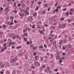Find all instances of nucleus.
<instances>
[{
	"mask_svg": "<svg viewBox=\"0 0 74 74\" xmlns=\"http://www.w3.org/2000/svg\"><path fill=\"white\" fill-rule=\"evenodd\" d=\"M16 36H13V38L14 39H15V38H16Z\"/></svg>",
	"mask_w": 74,
	"mask_h": 74,
	"instance_id": "obj_35",
	"label": "nucleus"
},
{
	"mask_svg": "<svg viewBox=\"0 0 74 74\" xmlns=\"http://www.w3.org/2000/svg\"><path fill=\"white\" fill-rule=\"evenodd\" d=\"M39 64L38 66H40V63L38 62H37Z\"/></svg>",
	"mask_w": 74,
	"mask_h": 74,
	"instance_id": "obj_60",
	"label": "nucleus"
},
{
	"mask_svg": "<svg viewBox=\"0 0 74 74\" xmlns=\"http://www.w3.org/2000/svg\"><path fill=\"white\" fill-rule=\"evenodd\" d=\"M51 9V7H49V9H47V10L49 11H50V9Z\"/></svg>",
	"mask_w": 74,
	"mask_h": 74,
	"instance_id": "obj_43",
	"label": "nucleus"
},
{
	"mask_svg": "<svg viewBox=\"0 0 74 74\" xmlns=\"http://www.w3.org/2000/svg\"><path fill=\"white\" fill-rule=\"evenodd\" d=\"M0 73H1V74H4V72H1Z\"/></svg>",
	"mask_w": 74,
	"mask_h": 74,
	"instance_id": "obj_55",
	"label": "nucleus"
},
{
	"mask_svg": "<svg viewBox=\"0 0 74 74\" xmlns=\"http://www.w3.org/2000/svg\"><path fill=\"white\" fill-rule=\"evenodd\" d=\"M62 27H66V24L65 23L63 24L62 25Z\"/></svg>",
	"mask_w": 74,
	"mask_h": 74,
	"instance_id": "obj_15",
	"label": "nucleus"
},
{
	"mask_svg": "<svg viewBox=\"0 0 74 74\" xmlns=\"http://www.w3.org/2000/svg\"><path fill=\"white\" fill-rule=\"evenodd\" d=\"M48 7V4H45L44 5V8H46V7Z\"/></svg>",
	"mask_w": 74,
	"mask_h": 74,
	"instance_id": "obj_12",
	"label": "nucleus"
},
{
	"mask_svg": "<svg viewBox=\"0 0 74 74\" xmlns=\"http://www.w3.org/2000/svg\"><path fill=\"white\" fill-rule=\"evenodd\" d=\"M46 12V11H43L42 12V13L43 15H44L45 14V13Z\"/></svg>",
	"mask_w": 74,
	"mask_h": 74,
	"instance_id": "obj_17",
	"label": "nucleus"
},
{
	"mask_svg": "<svg viewBox=\"0 0 74 74\" xmlns=\"http://www.w3.org/2000/svg\"><path fill=\"white\" fill-rule=\"evenodd\" d=\"M59 62H60V63H62V60H59Z\"/></svg>",
	"mask_w": 74,
	"mask_h": 74,
	"instance_id": "obj_62",
	"label": "nucleus"
},
{
	"mask_svg": "<svg viewBox=\"0 0 74 74\" xmlns=\"http://www.w3.org/2000/svg\"><path fill=\"white\" fill-rule=\"evenodd\" d=\"M28 56V53H26L25 54V57H27V56Z\"/></svg>",
	"mask_w": 74,
	"mask_h": 74,
	"instance_id": "obj_22",
	"label": "nucleus"
},
{
	"mask_svg": "<svg viewBox=\"0 0 74 74\" xmlns=\"http://www.w3.org/2000/svg\"><path fill=\"white\" fill-rule=\"evenodd\" d=\"M40 6L39 5H37L36 7V8L35 9V10H36V11H38L39 8H40Z\"/></svg>",
	"mask_w": 74,
	"mask_h": 74,
	"instance_id": "obj_6",
	"label": "nucleus"
},
{
	"mask_svg": "<svg viewBox=\"0 0 74 74\" xmlns=\"http://www.w3.org/2000/svg\"><path fill=\"white\" fill-rule=\"evenodd\" d=\"M11 44H12V43L11 42H10L9 44V46H11Z\"/></svg>",
	"mask_w": 74,
	"mask_h": 74,
	"instance_id": "obj_38",
	"label": "nucleus"
},
{
	"mask_svg": "<svg viewBox=\"0 0 74 74\" xmlns=\"http://www.w3.org/2000/svg\"><path fill=\"white\" fill-rule=\"evenodd\" d=\"M44 47H45V48H47V45H44Z\"/></svg>",
	"mask_w": 74,
	"mask_h": 74,
	"instance_id": "obj_24",
	"label": "nucleus"
},
{
	"mask_svg": "<svg viewBox=\"0 0 74 74\" xmlns=\"http://www.w3.org/2000/svg\"><path fill=\"white\" fill-rule=\"evenodd\" d=\"M16 38H19V40H21V38L20 37V36L17 35L16 36Z\"/></svg>",
	"mask_w": 74,
	"mask_h": 74,
	"instance_id": "obj_10",
	"label": "nucleus"
},
{
	"mask_svg": "<svg viewBox=\"0 0 74 74\" xmlns=\"http://www.w3.org/2000/svg\"><path fill=\"white\" fill-rule=\"evenodd\" d=\"M56 59L58 60L60 59V56L59 55H58L56 57Z\"/></svg>",
	"mask_w": 74,
	"mask_h": 74,
	"instance_id": "obj_7",
	"label": "nucleus"
},
{
	"mask_svg": "<svg viewBox=\"0 0 74 74\" xmlns=\"http://www.w3.org/2000/svg\"><path fill=\"white\" fill-rule=\"evenodd\" d=\"M5 5H6V4H4L3 5V7H5Z\"/></svg>",
	"mask_w": 74,
	"mask_h": 74,
	"instance_id": "obj_39",
	"label": "nucleus"
},
{
	"mask_svg": "<svg viewBox=\"0 0 74 74\" xmlns=\"http://www.w3.org/2000/svg\"><path fill=\"white\" fill-rule=\"evenodd\" d=\"M33 49L34 50H36V49H37V48L36 47H34Z\"/></svg>",
	"mask_w": 74,
	"mask_h": 74,
	"instance_id": "obj_27",
	"label": "nucleus"
},
{
	"mask_svg": "<svg viewBox=\"0 0 74 74\" xmlns=\"http://www.w3.org/2000/svg\"><path fill=\"white\" fill-rule=\"evenodd\" d=\"M59 12V10H58V8H57L56 9H55L54 10H53V13L54 14H55V12Z\"/></svg>",
	"mask_w": 74,
	"mask_h": 74,
	"instance_id": "obj_3",
	"label": "nucleus"
},
{
	"mask_svg": "<svg viewBox=\"0 0 74 74\" xmlns=\"http://www.w3.org/2000/svg\"><path fill=\"white\" fill-rule=\"evenodd\" d=\"M63 55L64 56V55H66V54L65 53H63Z\"/></svg>",
	"mask_w": 74,
	"mask_h": 74,
	"instance_id": "obj_64",
	"label": "nucleus"
},
{
	"mask_svg": "<svg viewBox=\"0 0 74 74\" xmlns=\"http://www.w3.org/2000/svg\"><path fill=\"white\" fill-rule=\"evenodd\" d=\"M14 22L15 23H17V22H16V20H14Z\"/></svg>",
	"mask_w": 74,
	"mask_h": 74,
	"instance_id": "obj_57",
	"label": "nucleus"
},
{
	"mask_svg": "<svg viewBox=\"0 0 74 74\" xmlns=\"http://www.w3.org/2000/svg\"><path fill=\"white\" fill-rule=\"evenodd\" d=\"M19 15L20 16L22 17L23 16H24L25 15V14H24V13H19Z\"/></svg>",
	"mask_w": 74,
	"mask_h": 74,
	"instance_id": "obj_5",
	"label": "nucleus"
},
{
	"mask_svg": "<svg viewBox=\"0 0 74 74\" xmlns=\"http://www.w3.org/2000/svg\"><path fill=\"white\" fill-rule=\"evenodd\" d=\"M6 26V25H3V28H4V27H5Z\"/></svg>",
	"mask_w": 74,
	"mask_h": 74,
	"instance_id": "obj_41",
	"label": "nucleus"
},
{
	"mask_svg": "<svg viewBox=\"0 0 74 74\" xmlns=\"http://www.w3.org/2000/svg\"><path fill=\"white\" fill-rule=\"evenodd\" d=\"M7 45V44L5 43L4 44H3V47H4V48H5V46H6Z\"/></svg>",
	"mask_w": 74,
	"mask_h": 74,
	"instance_id": "obj_32",
	"label": "nucleus"
},
{
	"mask_svg": "<svg viewBox=\"0 0 74 74\" xmlns=\"http://www.w3.org/2000/svg\"><path fill=\"white\" fill-rule=\"evenodd\" d=\"M27 11H29V8L28 7L27 8Z\"/></svg>",
	"mask_w": 74,
	"mask_h": 74,
	"instance_id": "obj_45",
	"label": "nucleus"
},
{
	"mask_svg": "<svg viewBox=\"0 0 74 74\" xmlns=\"http://www.w3.org/2000/svg\"><path fill=\"white\" fill-rule=\"evenodd\" d=\"M64 19V18H62L61 19L60 21H63Z\"/></svg>",
	"mask_w": 74,
	"mask_h": 74,
	"instance_id": "obj_53",
	"label": "nucleus"
},
{
	"mask_svg": "<svg viewBox=\"0 0 74 74\" xmlns=\"http://www.w3.org/2000/svg\"><path fill=\"white\" fill-rule=\"evenodd\" d=\"M34 64H35V66H36V62H34Z\"/></svg>",
	"mask_w": 74,
	"mask_h": 74,
	"instance_id": "obj_63",
	"label": "nucleus"
},
{
	"mask_svg": "<svg viewBox=\"0 0 74 74\" xmlns=\"http://www.w3.org/2000/svg\"><path fill=\"white\" fill-rule=\"evenodd\" d=\"M52 38L51 37H49V38H48V39H49V40H50Z\"/></svg>",
	"mask_w": 74,
	"mask_h": 74,
	"instance_id": "obj_56",
	"label": "nucleus"
},
{
	"mask_svg": "<svg viewBox=\"0 0 74 74\" xmlns=\"http://www.w3.org/2000/svg\"><path fill=\"white\" fill-rule=\"evenodd\" d=\"M66 15L67 16H68L69 15V12H67L65 13Z\"/></svg>",
	"mask_w": 74,
	"mask_h": 74,
	"instance_id": "obj_29",
	"label": "nucleus"
},
{
	"mask_svg": "<svg viewBox=\"0 0 74 74\" xmlns=\"http://www.w3.org/2000/svg\"><path fill=\"white\" fill-rule=\"evenodd\" d=\"M49 36H51L52 37H54V36H55V35H54L53 34H49Z\"/></svg>",
	"mask_w": 74,
	"mask_h": 74,
	"instance_id": "obj_16",
	"label": "nucleus"
},
{
	"mask_svg": "<svg viewBox=\"0 0 74 74\" xmlns=\"http://www.w3.org/2000/svg\"><path fill=\"white\" fill-rule=\"evenodd\" d=\"M13 12L15 13V14H16L17 13V10H14L13 11Z\"/></svg>",
	"mask_w": 74,
	"mask_h": 74,
	"instance_id": "obj_28",
	"label": "nucleus"
},
{
	"mask_svg": "<svg viewBox=\"0 0 74 74\" xmlns=\"http://www.w3.org/2000/svg\"><path fill=\"white\" fill-rule=\"evenodd\" d=\"M63 41H64V43H66V42H66V41H67V40H66V39H64L63 40Z\"/></svg>",
	"mask_w": 74,
	"mask_h": 74,
	"instance_id": "obj_26",
	"label": "nucleus"
},
{
	"mask_svg": "<svg viewBox=\"0 0 74 74\" xmlns=\"http://www.w3.org/2000/svg\"><path fill=\"white\" fill-rule=\"evenodd\" d=\"M27 45H29V44H30V42H29L28 41H27Z\"/></svg>",
	"mask_w": 74,
	"mask_h": 74,
	"instance_id": "obj_46",
	"label": "nucleus"
},
{
	"mask_svg": "<svg viewBox=\"0 0 74 74\" xmlns=\"http://www.w3.org/2000/svg\"><path fill=\"white\" fill-rule=\"evenodd\" d=\"M39 31H40V33H41V34H44V33H42V31H40V30H39Z\"/></svg>",
	"mask_w": 74,
	"mask_h": 74,
	"instance_id": "obj_30",
	"label": "nucleus"
},
{
	"mask_svg": "<svg viewBox=\"0 0 74 74\" xmlns=\"http://www.w3.org/2000/svg\"><path fill=\"white\" fill-rule=\"evenodd\" d=\"M9 8H5L4 10V11H7V10H8Z\"/></svg>",
	"mask_w": 74,
	"mask_h": 74,
	"instance_id": "obj_18",
	"label": "nucleus"
},
{
	"mask_svg": "<svg viewBox=\"0 0 74 74\" xmlns=\"http://www.w3.org/2000/svg\"><path fill=\"white\" fill-rule=\"evenodd\" d=\"M58 70H59V69H56L55 70V71L56 72H57V71H58Z\"/></svg>",
	"mask_w": 74,
	"mask_h": 74,
	"instance_id": "obj_44",
	"label": "nucleus"
},
{
	"mask_svg": "<svg viewBox=\"0 0 74 74\" xmlns=\"http://www.w3.org/2000/svg\"><path fill=\"white\" fill-rule=\"evenodd\" d=\"M35 58L36 60H38L39 59V57L37 56L35 57Z\"/></svg>",
	"mask_w": 74,
	"mask_h": 74,
	"instance_id": "obj_9",
	"label": "nucleus"
},
{
	"mask_svg": "<svg viewBox=\"0 0 74 74\" xmlns=\"http://www.w3.org/2000/svg\"><path fill=\"white\" fill-rule=\"evenodd\" d=\"M27 20L29 22L31 23L33 21V16H29L28 17L27 19Z\"/></svg>",
	"mask_w": 74,
	"mask_h": 74,
	"instance_id": "obj_1",
	"label": "nucleus"
},
{
	"mask_svg": "<svg viewBox=\"0 0 74 74\" xmlns=\"http://www.w3.org/2000/svg\"><path fill=\"white\" fill-rule=\"evenodd\" d=\"M54 6L55 7H56L57 6V3H56L54 5Z\"/></svg>",
	"mask_w": 74,
	"mask_h": 74,
	"instance_id": "obj_51",
	"label": "nucleus"
},
{
	"mask_svg": "<svg viewBox=\"0 0 74 74\" xmlns=\"http://www.w3.org/2000/svg\"><path fill=\"white\" fill-rule=\"evenodd\" d=\"M36 55V53H33V55L34 56H35Z\"/></svg>",
	"mask_w": 74,
	"mask_h": 74,
	"instance_id": "obj_50",
	"label": "nucleus"
},
{
	"mask_svg": "<svg viewBox=\"0 0 74 74\" xmlns=\"http://www.w3.org/2000/svg\"><path fill=\"white\" fill-rule=\"evenodd\" d=\"M21 48H22V46H20L19 47H17L16 48V49H20Z\"/></svg>",
	"mask_w": 74,
	"mask_h": 74,
	"instance_id": "obj_19",
	"label": "nucleus"
},
{
	"mask_svg": "<svg viewBox=\"0 0 74 74\" xmlns=\"http://www.w3.org/2000/svg\"><path fill=\"white\" fill-rule=\"evenodd\" d=\"M72 21V19H71V18L69 19L68 20V23H70V22H71V21Z\"/></svg>",
	"mask_w": 74,
	"mask_h": 74,
	"instance_id": "obj_11",
	"label": "nucleus"
},
{
	"mask_svg": "<svg viewBox=\"0 0 74 74\" xmlns=\"http://www.w3.org/2000/svg\"><path fill=\"white\" fill-rule=\"evenodd\" d=\"M24 13H25V16L29 15V13L27 10L24 11Z\"/></svg>",
	"mask_w": 74,
	"mask_h": 74,
	"instance_id": "obj_2",
	"label": "nucleus"
},
{
	"mask_svg": "<svg viewBox=\"0 0 74 74\" xmlns=\"http://www.w3.org/2000/svg\"><path fill=\"white\" fill-rule=\"evenodd\" d=\"M27 30V28H26V29H24L23 30V32L24 33H25V31H26Z\"/></svg>",
	"mask_w": 74,
	"mask_h": 74,
	"instance_id": "obj_40",
	"label": "nucleus"
},
{
	"mask_svg": "<svg viewBox=\"0 0 74 74\" xmlns=\"http://www.w3.org/2000/svg\"><path fill=\"white\" fill-rule=\"evenodd\" d=\"M34 26H35V24H34L33 25L32 27L33 29H34V28H35V27H34Z\"/></svg>",
	"mask_w": 74,
	"mask_h": 74,
	"instance_id": "obj_36",
	"label": "nucleus"
},
{
	"mask_svg": "<svg viewBox=\"0 0 74 74\" xmlns=\"http://www.w3.org/2000/svg\"><path fill=\"white\" fill-rule=\"evenodd\" d=\"M14 19V17L13 16H10V19L11 20V19Z\"/></svg>",
	"mask_w": 74,
	"mask_h": 74,
	"instance_id": "obj_13",
	"label": "nucleus"
},
{
	"mask_svg": "<svg viewBox=\"0 0 74 74\" xmlns=\"http://www.w3.org/2000/svg\"><path fill=\"white\" fill-rule=\"evenodd\" d=\"M12 49H13V48H15V46H12Z\"/></svg>",
	"mask_w": 74,
	"mask_h": 74,
	"instance_id": "obj_59",
	"label": "nucleus"
},
{
	"mask_svg": "<svg viewBox=\"0 0 74 74\" xmlns=\"http://www.w3.org/2000/svg\"><path fill=\"white\" fill-rule=\"evenodd\" d=\"M12 45H14V44H15V42H12Z\"/></svg>",
	"mask_w": 74,
	"mask_h": 74,
	"instance_id": "obj_47",
	"label": "nucleus"
},
{
	"mask_svg": "<svg viewBox=\"0 0 74 74\" xmlns=\"http://www.w3.org/2000/svg\"><path fill=\"white\" fill-rule=\"evenodd\" d=\"M33 15V16H36L37 15V14L36 13H34Z\"/></svg>",
	"mask_w": 74,
	"mask_h": 74,
	"instance_id": "obj_14",
	"label": "nucleus"
},
{
	"mask_svg": "<svg viewBox=\"0 0 74 74\" xmlns=\"http://www.w3.org/2000/svg\"><path fill=\"white\" fill-rule=\"evenodd\" d=\"M13 23H14L12 22H10V25H13Z\"/></svg>",
	"mask_w": 74,
	"mask_h": 74,
	"instance_id": "obj_34",
	"label": "nucleus"
},
{
	"mask_svg": "<svg viewBox=\"0 0 74 74\" xmlns=\"http://www.w3.org/2000/svg\"><path fill=\"white\" fill-rule=\"evenodd\" d=\"M3 62H1V68H4V64H2Z\"/></svg>",
	"mask_w": 74,
	"mask_h": 74,
	"instance_id": "obj_8",
	"label": "nucleus"
},
{
	"mask_svg": "<svg viewBox=\"0 0 74 74\" xmlns=\"http://www.w3.org/2000/svg\"><path fill=\"white\" fill-rule=\"evenodd\" d=\"M39 48H43V46H39Z\"/></svg>",
	"mask_w": 74,
	"mask_h": 74,
	"instance_id": "obj_52",
	"label": "nucleus"
},
{
	"mask_svg": "<svg viewBox=\"0 0 74 74\" xmlns=\"http://www.w3.org/2000/svg\"><path fill=\"white\" fill-rule=\"evenodd\" d=\"M6 49H7V47H5V49L3 47L1 49V51L2 52H4V51H5Z\"/></svg>",
	"mask_w": 74,
	"mask_h": 74,
	"instance_id": "obj_4",
	"label": "nucleus"
},
{
	"mask_svg": "<svg viewBox=\"0 0 74 74\" xmlns=\"http://www.w3.org/2000/svg\"><path fill=\"white\" fill-rule=\"evenodd\" d=\"M41 3V2L40 1V2H38V4H40Z\"/></svg>",
	"mask_w": 74,
	"mask_h": 74,
	"instance_id": "obj_42",
	"label": "nucleus"
},
{
	"mask_svg": "<svg viewBox=\"0 0 74 74\" xmlns=\"http://www.w3.org/2000/svg\"><path fill=\"white\" fill-rule=\"evenodd\" d=\"M66 49V47H63V46H62V49L63 50H64Z\"/></svg>",
	"mask_w": 74,
	"mask_h": 74,
	"instance_id": "obj_37",
	"label": "nucleus"
},
{
	"mask_svg": "<svg viewBox=\"0 0 74 74\" xmlns=\"http://www.w3.org/2000/svg\"><path fill=\"white\" fill-rule=\"evenodd\" d=\"M23 36H27V33H25L23 35Z\"/></svg>",
	"mask_w": 74,
	"mask_h": 74,
	"instance_id": "obj_31",
	"label": "nucleus"
},
{
	"mask_svg": "<svg viewBox=\"0 0 74 74\" xmlns=\"http://www.w3.org/2000/svg\"><path fill=\"white\" fill-rule=\"evenodd\" d=\"M21 4L19 3L18 4V5H17V6L18 7H19V6H21Z\"/></svg>",
	"mask_w": 74,
	"mask_h": 74,
	"instance_id": "obj_48",
	"label": "nucleus"
},
{
	"mask_svg": "<svg viewBox=\"0 0 74 74\" xmlns=\"http://www.w3.org/2000/svg\"><path fill=\"white\" fill-rule=\"evenodd\" d=\"M71 45L70 44L68 45V48H71Z\"/></svg>",
	"mask_w": 74,
	"mask_h": 74,
	"instance_id": "obj_23",
	"label": "nucleus"
},
{
	"mask_svg": "<svg viewBox=\"0 0 74 74\" xmlns=\"http://www.w3.org/2000/svg\"><path fill=\"white\" fill-rule=\"evenodd\" d=\"M57 8H61V6H58L57 7Z\"/></svg>",
	"mask_w": 74,
	"mask_h": 74,
	"instance_id": "obj_58",
	"label": "nucleus"
},
{
	"mask_svg": "<svg viewBox=\"0 0 74 74\" xmlns=\"http://www.w3.org/2000/svg\"><path fill=\"white\" fill-rule=\"evenodd\" d=\"M53 58V54H52L51 55V59Z\"/></svg>",
	"mask_w": 74,
	"mask_h": 74,
	"instance_id": "obj_20",
	"label": "nucleus"
},
{
	"mask_svg": "<svg viewBox=\"0 0 74 74\" xmlns=\"http://www.w3.org/2000/svg\"><path fill=\"white\" fill-rule=\"evenodd\" d=\"M73 11H74V9H73V8L71 9L70 11H71V12H73Z\"/></svg>",
	"mask_w": 74,
	"mask_h": 74,
	"instance_id": "obj_33",
	"label": "nucleus"
},
{
	"mask_svg": "<svg viewBox=\"0 0 74 74\" xmlns=\"http://www.w3.org/2000/svg\"><path fill=\"white\" fill-rule=\"evenodd\" d=\"M16 3L15 2H14L13 4L14 6V7H15V6H16Z\"/></svg>",
	"mask_w": 74,
	"mask_h": 74,
	"instance_id": "obj_25",
	"label": "nucleus"
},
{
	"mask_svg": "<svg viewBox=\"0 0 74 74\" xmlns=\"http://www.w3.org/2000/svg\"><path fill=\"white\" fill-rule=\"evenodd\" d=\"M24 40L25 41H27V40H26V39L25 38H24Z\"/></svg>",
	"mask_w": 74,
	"mask_h": 74,
	"instance_id": "obj_49",
	"label": "nucleus"
},
{
	"mask_svg": "<svg viewBox=\"0 0 74 74\" xmlns=\"http://www.w3.org/2000/svg\"><path fill=\"white\" fill-rule=\"evenodd\" d=\"M47 69H48V71H50V68L49 67H48Z\"/></svg>",
	"mask_w": 74,
	"mask_h": 74,
	"instance_id": "obj_54",
	"label": "nucleus"
},
{
	"mask_svg": "<svg viewBox=\"0 0 74 74\" xmlns=\"http://www.w3.org/2000/svg\"><path fill=\"white\" fill-rule=\"evenodd\" d=\"M62 11H66V10H67V9L66 8H64V9H62Z\"/></svg>",
	"mask_w": 74,
	"mask_h": 74,
	"instance_id": "obj_21",
	"label": "nucleus"
},
{
	"mask_svg": "<svg viewBox=\"0 0 74 74\" xmlns=\"http://www.w3.org/2000/svg\"><path fill=\"white\" fill-rule=\"evenodd\" d=\"M62 60H63V59H64V57H62Z\"/></svg>",
	"mask_w": 74,
	"mask_h": 74,
	"instance_id": "obj_61",
	"label": "nucleus"
}]
</instances>
